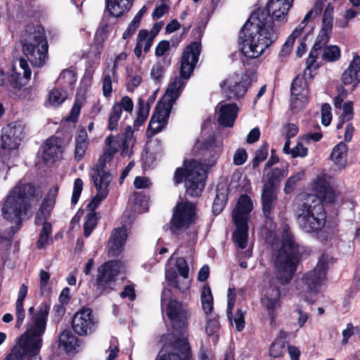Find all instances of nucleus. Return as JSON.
I'll list each match as a JSON object with an SVG mask.
<instances>
[{
	"mask_svg": "<svg viewBox=\"0 0 360 360\" xmlns=\"http://www.w3.org/2000/svg\"><path fill=\"white\" fill-rule=\"evenodd\" d=\"M272 18L264 9H257L240 31L239 43L242 53L248 58H256L277 39Z\"/></svg>",
	"mask_w": 360,
	"mask_h": 360,
	"instance_id": "1",
	"label": "nucleus"
},
{
	"mask_svg": "<svg viewBox=\"0 0 360 360\" xmlns=\"http://www.w3.org/2000/svg\"><path fill=\"white\" fill-rule=\"evenodd\" d=\"M49 310V307L46 303H43L37 311L34 307L28 309L29 321L26 330L5 360H22L25 354L39 355Z\"/></svg>",
	"mask_w": 360,
	"mask_h": 360,
	"instance_id": "2",
	"label": "nucleus"
},
{
	"mask_svg": "<svg viewBox=\"0 0 360 360\" xmlns=\"http://www.w3.org/2000/svg\"><path fill=\"white\" fill-rule=\"evenodd\" d=\"M35 195V188L31 184L20 182L9 193L2 207L4 218L15 222L10 231H0V242L10 240L21 226V216L26 214L30 201Z\"/></svg>",
	"mask_w": 360,
	"mask_h": 360,
	"instance_id": "3",
	"label": "nucleus"
},
{
	"mask_svg": "<svg viewBox=\"0 0 360 360\" xmlns=\"http://www.w3.org/2000/svg\"><path fill=\"white\" fill-rule=\"evenodd\" d=\"M283 228V241L279 249L274 253V274L283 285L288 283L293 278L297 269L300 249L293 236Z\"/></svg>",
	"mask_w": 360,
	"mask_h": 360,
	"instance_id": "4",
	"label": "nucleus"
},
{
	"mask_svg": "<svg viewBox=\"0 0 360 360\" xmlns=\"http://www.w3.org/2000/svg\"><path fill=\"white\" fill-rule=\"evenodd\" d=\"M120 146L118 138L108 136L105 139V148L97 164L91 168L90 176L96 192L108 195L109 186L113 179L117 160L114 158Z\"/></svg>",
	"mask_w": 360,
	"mask_h": 360,
	"instance_id": "5",
	"label": "nucleus"
},
{
	"mask_svg": "<svg viewBox=\"0 0 360 360\" xmlns=\"http://www.w3.org/2000/svg\"><path fill=\"white\" fill-rule=\"evenodd\" d=\"M295 215L299 227L306 233L317 232L326 225V212L317 195H304L297 205Z\"/></svg>",
	"mask_w": 360,
	"mask_h": 360,
	"instance_id": "6",
	"label": "nucleus"
},
{
	"mask_svg": "<svg viewBox=\"0 0 360 360\" xmlns=\"http://www.w3.org/2000/svg\"><path fill=\"white\" fill-rule=\"evenodd\" d=\"M206 178V166L194 159L184 161L183 167L177 168L174 175L176 185L181 183L184 179L186 192L191 197H197L201 194L205 186Z\"/></svg>",
	"mask_w": 360,
	"mask_h": 360,
	"instance_id": "7",
	"label": "nucleus"
},
{
	"mask_svg": "<svg viewBox=\"0 0 360 360\" xmlns=\"http://www.w3.org/2000/svg\"><path fill=\"white\" fill-rule=\"evenodd\" d=\"M200 49L201 44L198 42H193L186 48L181 57L180 76L175 77L169 83L163 96L166 101L175 102L179 98L198 60Z\"/></svg>",
	"mask_w": 360,
	"mask_h": 360,
	"instance_id": "8",
	"label": "nucleus"
},
{
	"mask_svg": "<svg viewBox=\"0 0 360 360\" xmlns=\"http://www.w3.org/2000/svg\"><path fill=\"white\" fill-rule=\"evenodd\" d=\"M22 52L31 64L42 67L48 59V44L43 32L29 27L22 37Z\"/></svg>",
	"mask_w": 360,
	"mask_h": 360,
	"instance_id": "9",
	"label": "nucleus"
},
{
	"mask_svg": "<svg viewBox=\"0 0 360 360\" xmlns=\"http://www.w3.org/2000/svg\"><path fill=\"white\" fill-rule=\"evenodd\" d=\"M253 207L250 198L246 195H241L232 212V219L236 226L233 233L236 245L241 249L247 246L248 238V221L250 212Z\"/></svg>",
	"mask_w": 360,
	"mask_h": 360,
	"instance_id": "10",
	"label": "nucleus"
},
{
	"mask_svg": "<svg viewBox=\"0 0 360 360\" xmlns=\"http://www.w3.org/2000/svg\"><path fill=\"white\" fill-rule=\"evenodd\" d=\"M121 267V263L115 260L108 261L98 267L96 286L100 293L109 292L114 289Z\"/></svg>",
	"mask_w": 360,
	"mask_h": 360,
	"instance_id": "11",
	"label": "nucleus"
},
{
	"mask_svg": "<svg viewBox=\"0 0 360 360\" xmlns=\"http://www.w3.org/2000/svg\"><path fill=\"white\" fill-rule=\"evenodd\" d=\"M195 219V205L188 201L178 202L173 210L170 221V230L176 234L178 231L187 229Z\"/></svg>",
	"mask_w": 360,
	"mask_h": 360,
	"instance_id": "12",
	"label": "nucleus"
},
{
	"mask_svg": "<svg viewBox=\"0 0 360 360\" xmlns=\"http://www.w3.org/2000/svg\"><path fill=\"white\" fill-rule=\"evenodd\" d=\"M97 328V321L89 308H84L76 312L72 320V328L80 336L93 333Z\"/></svg>",
	"mask_w": 360,
	"mask_h": 360,
	"instance_id": "13",
	"label": "nucleus"
},
{
	"mask_svg": "<svg viewBox=\"0 0 360 360\" xmlns=\"http://www.w3.org/2000/svg\"><path fill=\"white\" fill-rule=\"evenodd\" d=\"M167 315L175 330H181L187 326L191 311L187 306L176 300H170L167 306Z\"/></svg>",
	"mask_w": 360,
	"mask_h": 360,
	"instance_id": "14",
	"label": "nucleus"
},
{
	"mask_svg": "<svg viewBox=\"0 0 360 360\" xmlns=\"http://www.w3.org/2000/svg\"><path fill=\"white\" fill-rule=\"evenodd\" d=\"M25 124L22 121L10 123L3 129L1 148L6 150L16 149L24 136Z\"/></svg>",
	"mask_w": 360,
	"mask_h": 360,
	"instance_id": "15",
	"label": "nucleus"
},
{
	"mask_svg": "<svg viewBox=\"0 0 360 360\" xmlns=\"http://www.w3.org/2000/svg\"><path fill=\"white\" fill-rule=\"evenodd\" d=\"M309 89L306 79L297 75L291 84V110L295 112L301 110L308 103Z\"/></svg>",
	"mask_w": 360,
	"mask_h": 360,
	"instance_id": "16",
	"label": "nucleus"
},
{
	"mask_svg": "<svg viewBox=\"0 0 360 360\" xmlns=\"http://www.w3.org/2000/svg\"><path fill=\"white\" fill-rule=\"evenodd\" d=\"M219 86L222 94L229 99L243 98L248 89L243 77L236 73L229 75Z\"/></svg>",
	"mask_w": 360,
	"mask_h": 360,
	"instance_id": "17",
	"label": "nucleus"
},
{
	"mask_svg": "<svg viewBox=\"0 0 360 360\" xmlns=\"http://www.w3.org/2000/svg\"><path fill=\"white\" fill-rule=\"evenodd\" d=\"M327 257L322 255L318 262L316 266L311 271L307 273L303 281L307 289L311 292H317L326 278Z\"/></svg>",
	"mask_w": 360,
	"mask_h": 360,
	"instance_id": "18",
	"label": "nucleus"
},
{
	"mask_svg": "<svg viewBox=\"0 0 360 360\" xmlns=\"http://www.w3.org/2000/svg\"><path fill=\"white\" fill-rule=\"evenodd\" d=\"M64 149L63 141L58 137H51L45 143L42 159L46 165H50L62 157Z\"/></svg>",
	"mask_w": 360,
	"mask_h": 360,
	"instance_id": "19",
	"label": "nucleus"
},
{
	"mask_svg": "<svg viewBox=\"0 0 360 360\" xmlns=\"http://www.w3.org/2000/svg\"><path fill=\"white\" fill-rule=\"evenodd\" d=\"M333 7L328 4L323 12L322 27L315 42V49L324 46L329 40L333 26Z\"/></svg>",
	"mask_w": 360,
	"mask_h": 360,
	"instance_id": "20",
	"label": "nucleus"
},
{
	"mask_svg": "<svg viewBox=\"0 0 360 360\" xmlns=\"http://www.w3.org/2000/svg\"><path fill=\"white\" fill-rule=\"evenodd\" d=\"M19 66L23 71V76L22 77L21 73L13 67L9 72L7 79V83L8 82L13 88L18 89L25 85L31 77L30 68L25 58H21L19 60Z\"/></svg>",
	"mask_w": 360,
	"mask_h": 360,
	"instance_id": "21",
	"label": "nucleus"
},
{
	"mask_svg": "<svg viewBox=\"0 0 360 360\" xmlns=\"http://www.w3.org/2000/svg\"><path fill=\"white\" fill-rule=\"evenodd\" d=\"M294 0H269L266 5V10H264L270 16L271 13L276 20L282 21L286 18L289 9Z\"/></svg>",
	"mask_w": 360,
	"mask_h": 360,
	"instance_id": "22",
	"label": "nucleus"
},
{
	"mask_svg": "<svg viewBox=\"0 0 360 360\" xmlns=\"http://www.w3.org/2000/svg\"><path fill=\"white\" fill-rule=\"evenodd\" d=\"M342 81L345 85H353V89L360 83V56L355 55L348 68L342 75Z\"/></svg>",
	"mask_w": 360,
	"mask_h": 360,
	"instance_id": "23",
	"label": "nucleus"
},
{
	"mask_svg": "<svg viewBox=\"0 0 360 360\" xmlns=\"http://www.w3.org/2000/svg\"><path fill=\"white\" fill-rule=\"evenodd\" d=\"M219 111L218 122L220 125L232 127L237 117L238 108L236 103H222L217 105Z\"/></svg>",
	"mask_w": 360,
	"mask_h": 360,
	"instance_id": "24",
	"label": "nucleus"
},
{
	"mask_svg": "<svg viewBox=\"0 0 360 360\" xmlns=\"http://www.w3.org/2000/svg\"><path fill=\"white\" fill-rule=\"evenodd\" d=\"M127 237V229L124 227L115 229L112 231L108 241V254L110 257L117 256L120 254Z\"/></svg>",
	"mask_w": 360,
	"mask_h": 360,
	"instance_id": "25",
	"label": "nucleus"
},
{
	"mask_svg": "<svg viewBox=\"0 0 360 360\" xmlns=\"http://www.w3.org/2000/svg\"><path fill=\"white\" fill-rule=\"evenodd\" d=\"M279 297L280 290L278 287L271 285L264 290L263 297L262 298V303L268 310L271 322H273L274 319V310L278 305Z\"/></svg>",
	"mask_w": 360,
	"mask_h": 360,
	"instance_id": "26",
	"label": "nucleus"
},
{
	"mask_svg": "<svg viewBox=\"0 0 360 360\" xmlns=\"http://www.w3.org/2000/svg\"><path fill=\"white\" fill-rule=\"evenodd\" d=\"M276 189L262 188V211L266 218L272 217L273 210L277 202Z\"/></svg>",
	"mask_w": 360,
	"mask_h": 360,
	"instance_id": "27",
	"label": "nucleus"
},
{
	"mask_svg": "<svg viewBox=\"0 0 360 360\" xmlns=\"http://www.w3.org/2000/svg\"><path fill=\"white\" fill-rule=\"evenodd\" d=\"M235 304V293L232 292L231 289H229L228 293V303H227V316L231 323L233 321L236 325V330L241 331L245 326L244 314L240 309H238L233 319L231 317V311Z\"/></svg>",
	"mask_w": 360,
	"mask_h": 360,
	"instance_id": "28",
	"label": "nucleus"
},
{
	"mask_svg": "<svg viewBox=\"0 0 360 360\" xmlns=\"http://www.w3.org/2000/svg\"><path fill=\"white\" fill-rule=\"evenodd\" d=\"M134 0H105L107 8L111 15L122 16L132 6Z\"/></svg>",
	"mask_w": 360,
	"mask_h": 360,
	"instance_id": "29",
	"label": "nucleus"
},
{
	"mask_svg": "<svg viewBox=\"0 0 360 360\" xmlns=\"http://www.w3.org/2000/svg\"><path fill=\"white\" fill-rule=\"evenodd\" d=\"M348 147L343 143L340 142L332 150L330 160L340 168H344L347 165Z\"/></svg>",
	"mask_w": 360,
	"mask_h": 360,
	"instance_id": "30",
	"label": "nucleus"
},
{
	"mask_svg": "<svg viewBox=\"0 0 360 360\" xmlns=\"http://www.w3.org/2000/svg\"><path fill=\"white\" fill-rule=\"evenodd\" d=\"M88 146L89 141L86 129L84 127L79 128L75 138V159L79 160L84 156Z\"/></svg>",
	"mask_w": 360,
	"mask_h": 360,
	"instance_id": "31",
	"label": "nucleus"
},
{
	"mask_svg": "<svg viewBox=\"0 0 360 360\" xmlns=\"http://www.w3.org/2000/svg\"><path fill=\"white\" fill-rule=\"evenodd\" d=\"M28 291V288L25 284H22L19 290L18 299L15 303V317L16 323L19 327L20 326L25 318V311L23 307V302L25 299Z\"/></svg>",
	"mask_w": 360,
	"mask_h": 360,
	"instance_id": "32",
	"label": "nucleus"
},
{
	"mask_svg": "<svg viewBox=\"0 0 360 360\" xmlns=\"http://www.w3.org/2000/svg\"><path fill=\"white\" fill-rule=\"evenodd\" d=\"M58 345L67 352H72L78 346V339L70 330H64L58 336Z\"/></svg>",
	"mask_w": 360,
	"mask_h": 360,
	"instance_id": "33",
	"label": "nucleus"
},
{
	"mask_svg": "<svg viewBox=\"0 0 360 360\" xmlns=\"http://www.w3.org/2000/svg\"><path fill=\"white\" fill-rule=\"evenodd\" d=\"M286 176L285 170L278 167L272 169L266 174V181L263 188L276 189V185Z\"/></svg>",
	"mask_w": 360,
	"mask_h": 360,
	"instance_id": "34",
	"label": "nucleus"
},
{
	"mask_svg": "<svg viewBox=\"0 0 360 360\" xmlns=\"http://www.w3.org/2000/svg\"><path fill=\"white\" fill-rule=\"evenodd\" d=\"M174 103L169 100L166 101L163 97L158 103L153 115L157 117V119H160L167 123Z\"/></svg>",
	"mask_w": 360,
	"mask_h": 360,
	"instance_id": "35",
	"label": "nucleus"
},
{
	"mask_svg": "<svg viewBox=\"0 0 360 360\" xmlns=\"http://www.w3.org/2000/svg\"><path fill=\"white\" fill-rule=\"evenodd\" d=\"M330 177L326 174H320L317 175L311 183V189L318 195H321L323 193H326V191L330 187Z\"/></svg>",
	"mask_w": 360,
	"mask_h": 360,
	"instance_id": "36",
	"label": "nucleus"
},
{
	"mask_svg": "<svg viewBox=\"0 0 360 360\" xmlns=\"http://www.w3.org/2000/svg\"><path fill=\"white\" fill-rule=\"evenodd\" d=\"M227 200V190L226 188L217 186L216 191V197L212 205V212L214 214H219L223 210Z\"/></svg>",
	"mask_w": 360,
	"mask_h": 360,
	"instance_id": "37",
	"label": "nucleus"
},
{
	"mask_svg": "<svg viewBox=\"0 0 360 360\" xmlns=\"http://www.w3.org/2000/svg\"><path fill=\"white\" fill-rule=\"evenodd\" d=\"M305 176V170L300 169L295 174L290 176L285 181L283 191L286 194L291 193L296 188L297 184L302 181Z\"/></svg>",
	"mask_w": 360,
	"mask_h": 360,
	"instance_id": "38",
	"label": "nucleus"
},
{
	"mask_svg": "<svg viewBox=\"0 0 360 360\" xmlns=\"http://www.w3.org/2000/svg\"><path fill=\"white\" fill-rule=\"evenodd\" d=\"M205 331L207 335L216 342L219 337L220 324L217 317L209 318L207 321Z\"/></svg>",
	"mask_w": 360,
	"mask_h": 360,
	"instance_id": "39",
	"label": "nucleus"
},
{
	"mask_svg": "<svg viewBox=\"0 0 360 360\" xmlns=\"http://www.w3.org/2000/svg\"><path fill=\"white\" fill-rule=\"evenodd\" d=\"M202 307L205 314H209L213 308V298L211 289L208 285H204L201 292Z\"/></svg>",
	"mask_w": 360,
	"mask_h": 360,
	"instance_id": "40",
	"label": "nucleus"
},
{
	"mask_svg": "<svg viewBox=\"0 0 360 360\" xmlns=\"http://www.w3.org/2000/svg\"><path fill=\"white\" fill-rule=\"evenodd\" d=\"M165 278L168 281L169 284L174 288L179 289L182 292L186 291L189 288V281H184L182 285L178 283V276L176 272L173 270H167L165 272Z\"/></svg>",
	"mask_w": 360,
	"mask_h": 360,
	"instance_id": "41",
	"label": "nucleus"
},
{
	"mask_svg": "<svg viewBox=\"0 0 360 360\" xmlns=\"http://www.w3.org/2000/svg\"><path fill=\"white\" fill-rule=\"evenodd\" d=\"M302 34V27H296L292 33L288 37L286 41L283 45L281 54L287 56L290 53L295 39Z\"/></svg>",
	"mask_w": 360,
	"mask_h": 360,
	"instance_id": "42",
	"label": "nucleus"
},
{
	"mask_svg": "<svg viewBox=\"0 0 360 360\" xmlns=\"http://www.w3.org/2000/svg\"><path fill=\"white\" fill-rule=\"evenodd\" d=\"M122 112L118 105H113L108 117V129L112 131L117 129L119 120Z\"/></svg>",
	"mask_w": 360,
	"mask_h": 360,
	"instance_id": "43",
	"label": "nucleus"
},
{
	"mask_svg": "<svg viewBox=\"0 0 360 360\" xmlns=\"http://www.w3.org/2000/svg\"><path fill=\"white\" fill-rule=\"evenodd\" d=\"M166 123L160 119H157V117L152 116L148 130L146 131V136L148 138H151L155 136L157 133L162 131L165 126Z\"/></svg>",
	"mask_w": 360,
	"mask_h": 360,
	"instance_id": "44",
	"label": "nucleus"
},
{
	"mask_svg": "<svg viewBox=\"0 0 360 360\" xmlns=\"http://www.w3.org/2000/svg\"><path fill=\"white\" fill-rule=\"evenodd\" d=\"M84 219V234L86 237H89L97 224V214L96 212H89L85 216Z\"/></svg>",
	"mask_w": 360,
	"mask_h": 360,
	"instance_id": "45",
	"label": "nucleus"
},
{
	"mask_svg": "<svg viewBox=\"0 0 360 360\" xmlns=\"http://www.w3.org/2000/svg\"><path fill=\"white\" fill-rule=\"evenodd\" d=\"M135 140L133 139V131L131 127H129L125 131L124 138L122 143V155H127L131 153V148L134 146Z\"/></svg>",
	"mask_w": 360,
	"mask_h": 360,
	"instance_id": "46",
	"label": "nucleus"
},
{
	"mask_svg": "<svg viewBox=\"0 0 360 360\" xmlns=\"http://www.w3.org/2000/svg\"><path fill=\"white\" fill-rule=\"evenodd\" d=\"M115 79L112 77L110 68H107L103 72L102 90L105 97H110L112 91V80Z\"/></svg>",
	"mask_w": 360,
	"mask_h": 360,
	"instance_id": "47",
	"label": "nucleus"
},
{
	"mask_svg": "<svg viewBox=\"0 0 360 360\" xmlns=\"http://www.w3.org/2000/svg\"><path fill=\"white\" fill-rule=\"evenodd\" d=\"M323 5L321 1H317L314 6L307 13L301 23L297 27H302V33L303 32L304 28L307 23L311 18H315L320 15Z\"/></svg>",
	"mask_w": 360,
	"mask_h": 360,
	"instance_id": "48",
	"label": "nucleus"
},
{
	"mask_svg": "<svg viewBox=\"0 0 360 360\" xmlns=\"http://www.w3.org/2000/svg\"><path fill=\"white\" fill-rule=\"evenodd\" d=\"M58 82L65 86H72L76 82V73L73 70H64L60 75Z\"/></svg>",
	"mask_w": 360,
	"mask_h": 360,
	"instance_id": "49",
	"label": "nucleus"
},
{
	"mask_svg": "<svg viewBox=\"0 0 360 360\" xmlns=\"http://www.w3.org/2000/svg\"><path fill=\"white\" fill-rule=\"evenodd\" d=\"M340 56V50L338 46L332 45L326 46L323 49L322 58L331 62L337 60Z\"/></svg>",
	"mask_w": 360,
	"mask_h": 360,
	"instance_id": "50",
	"label": "nucleus"
},
{
	"mask_svg": "<svg viewBox=\"0 0 360 360\" xmlns=\"http://www.w3.org/2000/svg\"><path fill=\"white\" fill-rule=\"evenodd\" d=\"M285 351V342L282 340H275L269 348V355L273 358L281 357Z\"/></svg>",
	"mask_w": 360,
	"mask_h": 360,
	"instance_id": "51",
	"label": "nucleus"
},
{
	"mask_svg": "<svg viewBox=\"0 0 360 360\" xmlns=\"http://www.w3.org/2000/svg\"><path fill=\"white\" fill-rule=\"evenodd\" d=\"M154 37L149 34L148 31L146 30H141L139 31L137 41H140L142 44V49L145 52H148L153 44Z\"/></svg>",
	"mask_w": 360,
	"mask_h": 360,
	"instance_id": "52",
	"label": "nucleus"
},
{
	"mask_svg": "<svg viewBox=\"0 0 360 360\" xmlns=\"http://www.w3.org/2000/svg\"><path fill=\"white\" fill-rule=\"evenodd\" d=\"M51 233V224H44V226L39 233V240L37 243L38 248H43L49 243V237Z\"/></svg>",
	"mask_w": 360,
	"mask_h": 360,
	"instance_id": "53",
	"label": "nucleus"
},
{
	"mask_svg": "<svg viewBox=\"0 0 360 360\" xmlns=\"http://www.w3.org/2000/svg\"><path fill=\"white\" fill-rule=\"evenodd\" d=\"M66 93L59 89H53L49 97V103L54 106L61 104L66 98Z\"/></svg>",
	"mask_w": 360,
	"mask_h": 360,
	"instance_id": "54",
	"label": "nucleus"
},
{
	"mask_svg": "<svg viewBox=\"0 0 360 360\" xmlns=\"http://www.w3.org/2000/svg\"><path fill=\"white\" fill-rule=\"evenodd\" d=\"M131 70L127 68V89L133 91L137 87L141 82V76L139 74H133Z\"/></svg>",
	"mask_w": 360,
	"mask_h": 360,
	"instance_id": "55",
	"label": "nucleus"
},
{
	"mask_svg": "<svg viewBox=\"0 0 360 360\" xmlns=\"http://www.w3.org/2000/svg\"><path fill=\"white\" fill-rule=\"evenodd\" d=\"M268 151L266 146H261L255 153V156L252 160V167H257L260 162H263L267 157Z\"/></svg>",
	"mask_w": 360,
	"mask_h": 360,
	"instance_id": "56",
	"label": "nucleus"
},
{
	"mask_svg": "<svg viewBox=\"0 0 360 360\" xmlns=\"http://www.w3.org/2000/svg\"><path fill=\"white\" fill-rule=\"evenodd\" d=\"M176 266L179 274L183 277V278L188 279V266L186 261L184 258H178L176 261Z\"/></svg>",
	"mask_w": 360,
	"mask_h": 360,
	"instance_id": "57",
	"label": "nucleus"
},
{
	"mask_svg": "<svg viewBox=\"0 0 360 360\" xmlns=\"http://www.w3.org/2000/svg\"><path fill=\"white\" fill-rule=\"evenodd\" d=\"M331 119L330 105L328 103H325L321 107V122L323 125L328 126L330 124Z\"/></svg>",
	"mask_w": 360,
	"mask_h": 360,
	"instance_id": "58",
	"label": "nucleus"
},
{
	"mask_svg": "<svg viewBox=\"0 0 360 360\" xmlns=\"http://www.w3.org/2000/svg\"><path fill=\"white\" fill-rule=\"evenodd\" d=\"M83 188V181L81 179H76L74 182V189L72 195V202L76 204L78 202Z\"/></svg>",
	"mask_w": 360,
	"mask_h": 360,
	"instance_id": "59",
	"label": "nucleus"
},
{
	"mask_svg": "<svg viewBox=\"0 0 360 360\" xmlns=\"http://www.w3.org/2000/svg\"><path fill=\"white\" fill-rule=\"evenodd\" d=\"M326 193H323L319 197L327 203H333L338 198V193L331 187H329Z\"/></svg>",
	"mask_w": 360,
	"mask_h": 360,
	"instance_id": "60",
	"label": "nucleus"
},
{
	"mask_svg": "<svg viewBox=\"0 0 360 360\" xmlns=\"http://www.w3.org/2000/svg\"><path fill=\"white\" fill-rule=\"evenodd\" d=\"M343 112L341 115L342 120L344 121H349L353 117V103L352 101H347L342 105Z\"/></svg>",
	"mask_w": 360,
	"mask_h": 360,
	"instance_id": "61",
	"label": "nucleus"
},
{
	"mask_svg": "<svg viewBox=\"0 0 360 360\" xmlns=\"http://www.w3.org/2000/svg\"><path fill=\"white\" fill-rule=\"evenodd\" d=\"M139 16L134 17L131 22L129 23L127 29L123 33L122 38L124 39L129 38L136 32V30H137L140 25V23L139 22Z\"/></svg>",
	"mask_w": 360,
	"mask_h": 360,
	"instance_id": "62",
	"label": "nucleus"
},
{
	"mask_svg": "<svg viewBox=\"0 0 360 360\" xmlns=\"http://www.w3.org/2000/svg\"><path fill=\"white\" fill-rule=\"evenodd\" d=\"M247 158L248 154L245 150L239 148L236 150L233 155V162L235 165H241L247 160Z\"/></svg>",
	"mask_w": 360,
	"mask_h": 360,
	"instance_id": "63",
	"label": "nucleus"
},
{
	"mask_svg": "<svg viewBox=\"0 0 360 360\" xmlns=\"http://www.w3.org/2000/svg\"><path fill=\"white\" fill-rule=\"evenodd\" d=\"M55 203V200L46 198L41 203L39 210L40 214L44 216H49L51 210H52Z\"/></svg>",
	"mask_w": 360,
	"mask_h": 360,
	"instance_id": "64",
	"label": "nucleus"
}]
</instances>
